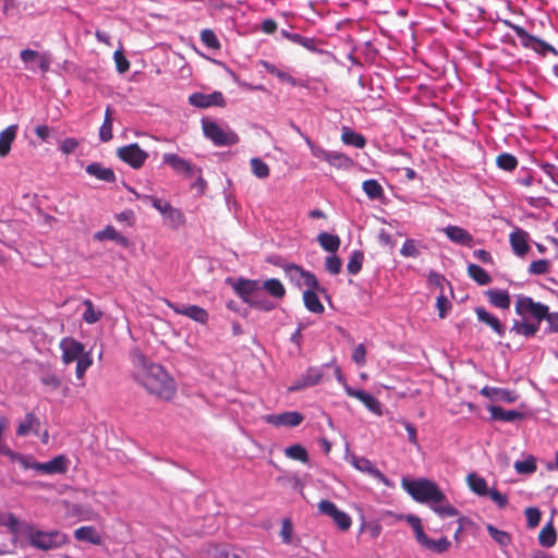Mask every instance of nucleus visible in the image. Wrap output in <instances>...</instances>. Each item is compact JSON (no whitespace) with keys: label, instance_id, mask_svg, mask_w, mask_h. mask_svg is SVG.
<instances>
[{"label":"nucleus","instance_id":"54","mask_svg":"<svg viewBox=\"0 0 558 558\" xmlns=\"http://www.w3.org/2000/svg\"><path fill=\"white\" fill-rule=\"evenodd\" d=\"M550 263L547 259L534 260L529 266V272L532 275H544L549 271Z\"/></svg>","mask_w":558,"mask_h":558},{"label":"nucleus","instance_id":"51","mask_svg":"<svg viewBox=\"0 0 558 558\" xmlns=\"http://www.w3.org/2000/svg\"><path fill=\"white\" fill-rule=\"evenodd\" d=\"M400 254L404 257H412V258L418 257L421 254V251L418 248L417 242L413 239H408L403 243V245L400 250Z\"/></svg>","mask_w":558,"mask_h":558},{"label":"nucleus","instance_id":"5","mask_svg":"<svg viewBox=\"0 0 558 558\" xmlns=\"http://www.w3.org/2000/svg\"><path fill=\"white\" fill-rule=\"evenodd\" d=\"M137 197L150 202L151 206L162 215L163 219L170 227L178 228L185 223L183 213L174 208L169 202H165L150 195H137Z\"/></svg>","mask_w":558,"mask_h":558},{"label":"nucleus","instance_id":"24","mask_svg":"<svg viewBox=\"0 0 558 558\" xmlns=\"http://www.w3.org/2000/svg\"><path fill=\"white\" fill-rule=\"evenodd\" d=\"M94 240L102 242L105 240H110L117 242L122 247H129L130 241L126 236L122 235L117 229L112 226H107L104 230H100L94 234Z\"/></svg>","mask_w":558,"mask_h":558},{"label":"nucleus","instance_id":"47","mask_svg":"<svg viewBox=\"0 0 558 558\" xmlns=\"http://www.w3.org/2000/svg\"><path fill=\"white\" fill-rule=\"evenodd\" d=\"M326 161L337 168L348 167L351 163V159L347 155L338 151H329Z\"/></svg>","mask_w":558,"mask_h":558},{"label":"nucleus","instance_id":"27","mask_svg":"<svg viewBox=\"0 0 558 558\" xmlns=\"http://www.w3.org/2000/svg\"><path fill=\"white\" fill-rule=\"evenodd\" d=\"M509 240L514 254L518 256H524L527 253L530 248L527 244V232L517 229L511 232Z\"/></svg>","mask_w":558,"mask_h":558},{"label":"nucleus","instance_id":"14","mask_svg":"<svg viewBox=\"0 0 558 558\" xmlns=\"http://www.w3.org/2000/svg\"><path fill=\"white\" fill-rule=\"evenodd\" d=\"M234 292L242 299L246 304L260 292V284L258 280L239 278L232 283Z\"/></svg>","mask_w":558,"mask_h":558},{"label":"nucleus","instance_id":"16","mask_svg":"<svg viewBox=\"0 0 558 558\" xmlns=\"http://www.w3.org/2000/svg\"><path fill=\"white\" fill-rule=\"evenodd\" d=\"M265 422L274 425V426H288V427H295L299 426L303 420V414L291 411V412H284L281 414H269L265 416Z\"/></svg>","mask_w":558,"mask_h":558},{"label":"nucleus","instance_id":"52","mask_svg":"<svg viewBox=\"0 0 558 558\" xmlns=\"http://www.w3.org/2000/svg\"><path fill=\"white\" fill-rule=\"evenodd\" d=\"M116 69L119 73L123 74L130 70V62L124 56L123 49L119 48L113 53Z\"/></svg>","mask_w":558,"mask_h":558},{"label":"nucleus","instance_id":"43","mask_svg":"<svg viewBox=\"0 0 558 558\" xmlns=\"http://www.w3.org/2000/svg\"><path fill=\"white\" fill-rule=\"evenodd\" d=\"M497 166L506 171H512L518 167V159L509 153H502L496 158Z\"/></svg>","mask_w":558,"mask_h":558},{"label":"nucleus","instance_id":"11","mask_svg":"<svg viewBox=\"0 0 558 558\" xmlns=\"http://www.w3.org/2000/svg\"><path fill=\"white\" fill-rule=\"evenodd\" d=\"M23 465L26 469H33L44 474H64L68 471V459L65 456L60 454L48 462H34L28 464L24 460Z\"/></svg>","mask_w":558,"mask_h":558},{"label":"nucleus","instance_id":"36","mask_svg":"<svg viewBox=\"0 0 558 558\" xmlns=\"http://www.w3.org/2000/svg\"><path fill=\"white\" fill-rule=\"evenodd\" d=\"M260 288L276 299H282L286 295V288L282 282L276 278L267 279Z\"/></svg>","mask_w":558,"mask_h":558},{"label":"nucleus","instance_id":"18","mask_svg":"<svg viewBox=\"0 0 558 558\" xmlns=\"http://www.w3.org/2000/svg\"><path fill=\"white\" fill-rule=\"evenodd\" d=\"M162 160L179 174L187 178L194 174V166L177 154H163Z\"/></svg>","mask_w":558,"mask_h":558},{"label":"nucleus","instance_id":"63","mask_svg":"<svg viewBox=\"0 0 558 558\" xmlns=\"http://www.w3.org/2000/svg\"><path fill=\"white\" fill-rule=\"evenodd\" d=\"M352 360L360 366L366 363V348L360 343L353 351Z\"/></svg>","mask_w":558,"mask_h":558},{"label":"nucleus","instance_id":"29","mask_svg":"<svg viewBox=\"0 0 558 558\" xmlns=\"http://www.w3.org/2000/svg\"><path fill=\"white\" fill-rule=\"evenodd\" d=\"M490 416L495 421L502 422H513L515 420H521L523 417V413L517 410H505L499 405H490L488 408Z\"/></svg>","mask_w":558,"mask_h":558},{"label":"nucleus","instance_id":"33","mask_svg":"<svg viewBox=\"0 0 558 558\" xmlns=\"http://www.w3.org/2000/svg\"><path fill=\"white\" fill-rule=\"evenodd\" d=\"M353 465L361 472L367 473L380 481H385V475L366 458H356Z\"/></svg>","mask_w":558,"mask_h":558},{"label":"nucleus","instance_id":"9","mask_svg":"<svg viewBox=\"0 0 558 558\" xmlns=\"http://www.w3.org/2000/svg\"><path fill=\"white\" fill-rule=\"evenodd\" d=\"M283 271L290 281L295 283L299 288L303 286L307 288H318V280L316 276L296 264L284 265Z\"/></svg>","mask_w":558,"mask_h":558},{"label":"nucleus","instance_id":"8","mask_svg":"<svg viewBox=\"0 0 558 558\" xmlns=\"http://www.w3.org/2000/svg\"><path fill=\"white\" fill-rule=\"evenodd\" d=\"M549 307L545 304L534 302L530 296H519L515 302V313L520 316L531 315L537 320V324L547 316Z\"/></svg>","mask_w":558,"mask_h":558},{"label":"nucleus","instance_id":"10","mask_svg":"<svg viewBox=\"0 0 558 558\" xmlns=\"http://www.w3.org/2000/svg\"><path fill=\"white\" fill-rule=\"evenodd\" d=\"M318 510L320 513L330 517L341 531H348L352 525L350 515L344 511L339 510L330 500L324 499L319 501Z\"/></svg>","mask_w":558,"mask_h":558},{"label":"nucleus","instance_id":"57","mask_svg":"<svg viewBox=\"0 0 558 558\" xmlns=\"http://www.w3.org/2000/svg\"><path fill=\"white\" fill-rule=\"evenodd\" d=\"M293 534V524L289 518L283 519L281 524L280 536L284 544H291Z\"/></svg>","mask_w":558,"mask_h":558},{"label":"nucleus","instance_id":"26","mask_svg":"<svg viewBox=\"0 0 558 558\" xmlns=\"http://www.w3.org/2000/svg\"><path fill=\"white\" fill-rule=\"evenodd\" d=\"M19 126L9 125L0 132V158L7 157L11 151V146L16 138Z\"/></svg>","mask_w":558,"mask_h":558},{"label":"nucleus","instance_id":"13","mask_svg":"<svg viewBox=\"0 0 558 558\" xmlns=\"http://www.w3.org/2000/svg\"><path fill=\"white\" fill-rule=\"evenodd\" d=\"M189 102L197 108L226 107V99L221 92L211 94L194 93L190 95Z\"/></svg>","mask_w":558,"mask_h":558},{"label":"nucleus","instance_id":"19","mask_svg":"<svg viewBox=\"0 0 558 558\" xmlns=\"http://www.w3.org/2000/svg\"><path fill=\"white\" fill-rule=\"evenodd\" d=\"M519 40L521 46L533 49L543 57L549 53L554 56L558 54V50L553 45L545 43L539 37H519Z\"/></svg>","mask_w":558,"mask_h":558},{"label":"nucleus","instance_id":"35","mask_svg":"<svg viewBox=\"0 0 558 558\" xmlns=\"http://www.w3.org/2000/svg\"><path fill=\"white\" fill-rule=\"evenodd\" d=\"M466 481L471 490L478 496H486L488 494L487 482L485 478L475 473H471L468 475Z\"/></svg>","mask_w":558,"mask_h":558},{"label":"nucleus","instance_id":"55","mask_svg":"<svg viewBox=\"0 0 558 558\" xmlns=\"http://www.w3.org/2000/svg\"><path fill=\"white\" fill-rule=\"evenodd\" d=\"M524 513L526 518V524L530 529H534L539 524L542 514L537 508H526Z\"/></svg>","mask_w":558,"mask_h":558},{"label":"nucleus","instance_id":"39","mask_svg":"<svg viewBox=\"0 0 558 558\" xmlns=\"http://www.w3.org/2000/svg\"><path fill=\"white\" fill-rule=\"evenodd\" d=\"M362 189L371 199H379L384 195V189L377 180L368 179L363 182Z\"/></svg>","mask_w":558,"mask_h":558},{"label":"nucleus","instance_id":"44","mask_svg":"<svg viewBox=\"0 0 558 558\" xmlns=\"http://www.w3.org/2000/svg\"><path fill=\"white\" fill-rule=\"evenodd\" d=\"M430 508L440 517H456L459 514V511L449 504L448 499L445 497V501L441 504H430Z\"/></svg>","mask_w":558,"mask_h":558},{"label":"nucleus","instance_id":"64","mask_svg":"<svg viewBox=\"0 0 558 558\" xmlns=\"http://www.w3.org/2000/svg\"><path fill=\"white\" fill-rule=\"evenodd\" d=\"M78 147V141L74 137H68L60 144V149L63 154H72Z\"/></svg>","mask_w":558,"mask_h":558},{"label":"nucleus","instance_id":"2","mask_svg":"<svg viewBox=\"0 0 558 558\" xmlns=\"http://www.w3.org/2000/svg\"><path fill=\"white\" fill-rule=\"evenodd\" d=\"M401 485L404 490L418 502L430 505L445 501V494L429 480H409L403 477Z\"/></svg>","mask_w":558,"mask_h":558},{"label":"nucleus","instance_id":"22","mask_svg":"<svg viewBox=\"0 0 558 558\" xmlns=\"http://www.w3.org/2000/svg\"><path fill=\"white\" fill-rule=\"evenodd\" d=\"M475 314L477 319L483 324L489 326L499 337H504L506 328L495 315L487 312L484 307H476Z\"/></svg>","mask_w":558,"mask_h":558},{"label":"nucleus","instance_id":"46","mask_svg":"<svg viewBox=\"0 0 558 558\" xmlns=\"http://www.w3.org/2000/svg\"><path fill=\"white\" fill-rule=\"evenodd\" d=\"M514 470L519 474H532L536 471V459L533 456H529L523 461H517L513 465Z\"/></svg>","mask_w":558,"mask_h":558},{"label":"nucleus","instance_id":"49","mask_svg":"<svg viewBox=\"0 0 558 558\" xmlns=\"http://www.w3.org/2000/svg\"><path fill=\"white\" fill-rule=\"evenodd\" d=\"M487 531L490 537L496 541L501 546H508L511 542L510 535L501 530H498L497 527L493 526L492 524L487 525Z\"/></svg>","mask_w":558,"mask_h":558},{"label":"nucleus","instance_id":"53","mask_svg":"<svg viewBox=\"0 0 558 558\" xmlns=\"http://www.w3.org/2000/svg\"><path fill=\"white\" fill-rule=\"evenodd\" d=\"M252 307L257 310L269 312L275 308V304L271 301H268L263 298L262 292H259L248 304Z\"/></svg>","mask_w":558,"mask_h":558},{"label":"nucleus","instance_id":"4","mask_svg":"<svg viewBox=\"0 0 558 558\" xmlns=\"http://www.w3.org/2000/svg\"><path fill=\"white\" fill-rule=\"evenodd\" d=\"M202 129L204 135L213 142L215 146H233L239 143V135L230 128H222L217 122L203 119Z\"/></svg>","mask_w":558,"mask_h":558},{"label":"nucleus","instance_id":"56","mask_svg":"<svg viewBox=\"0 0 558 558\" xmlns=\"http://www.w3.org/2000/svg\"><path fill=\"white\" fill-rule=\"evenodd\" d=\"M93 360L89 353H86L83 359L76 361L75 374L78 379H82L85 375L86 369L92 365Z\"/></svg>","mask_w":558,"mask_h":558},{"label":"nucleus","instance_id":"40","mask_svg":"<svg viewBox=\"0 0 558 558\" xmlns=\"http://www.w3.org/2000/svg\"><path fill=\"white\" fill-rule=\"evenodd\" d=\"M284 454L292 460H296L303 463L308 462L307 450L299 444L287 447Z\"/></svg>","mask_w":558,"mask_h":558},{"label":"nucleus","instance_id":"61","mask_svg":"<svg viewBox=\"0 0 558 558\" xmlns=\"http://www.w3.org/2000/svg\"><path fill=\"white\" fill-rule=\"evenodd\" d=\"M306 144L308 145L311 153L314 157L325 160L328 157L329 151L324 149L322 146L315 145L308 136H304Z\"/></svg>","mask_w":558,"mask_h":558},{"label":"nucleus","instance_id":"28","mask_svg":"<svg viewBox=\"0 0 558 558\" xmlns=\"http://www.w3.org/2000/svg\"><path fill=\"white\" fill-rule=\"evenodd\" d=\"M86 172L104 182L113 183L116 182V174L111 168L104 167L99 162L89 163L86 167Z\"/></svg>","mask_w":558,"mask_h":558},{"label":"nucleus","instance_id":"12","mask_svg":"<svg viewBox=\"0 0 558 558\" xmlns=\"http://www.w3.org/2000/svg\"><path fill=\"white\" fill-rule=\"evenodd\" d=\"M344 391L349 397L355 398L359 401H361L364 404V407L373 414L377 416L383 415V405L380 401L373 397L372 395L360 389H354L348 384H344Z\"/></svg>","mask_w":558,"mask_h":558},{"label":"nucleus","instance_id":"23","mask_svg":"<svg viewBox=\"0 0 558 558\" xmlns=\"http://www.w3.org/2000/svg\"><path fill=\"white\" fill-rule=\"evenodd\" d=\"M74 537L80 542H87L93 545H101L104 543V538L101 534L97 531L95 526L86 525L81 526L74 531Z\"/></svg>","mask_w":558,"mask_h":558},{"label":"nucleus","instance_id":"62","mask_svg":"<svg viewBox=\"0 0 558 558\" xmlns=\"http://www.w3.org/2000/svg\"><path fill=\"white\" fill-rule=\"evenodd\" d=\"M253 31H260L266 34H272L277 31V22L274 19H266L262 21L260 24L256 26Z\"/></svg>","mask_w":558,"mask_h":558},{"label":"nucleus","instance_id":"15","mask_svg":"<svg viewBox=\"0 0 558 558\" xmlns=\"http://www.w3.org/2000/svg\"><path fill=\"white\" fill-rule=\"evenodd\" d=\"M60 348L62 350V361L64 364L78 361L86 354L84 352V345L72 338L63 339L60 343Z\"/></svg>","mask_w":558,"mask_h":558},{"label":"nucleus","instance_id":"6","mask_svg":"<svg viewBox=\"0 0 558 558\" xmlns=\"http://www.w3.org/2000/svg\"><path fill=\"white\" fill-rule=\"evenodd\" d=\"M409 521H410V523L413 527V531L415 533L416 541L422 546H424L428 550H430L433 553H437V554L445 553L449 549L451 543L448 541L447 537L444 536L437 541H434L425 534V532L423 530L422 522L418 518L412 517L409 519Z\"/></svg>","mask_w":558,"mask_h":558},{"label":"nucleus","instance_id":"34","mask_svg":"<svg viewBox=\"0 0 558 558\" xmlns=\"http://www.w3.org/2000/svg\"><path fill=\"white\" fill-rule=\"evenodd\" d=\"M468 275L481 286H486L492 282L489 274L476 264H470L468 266Z\"/></svg>","mask_w":558,"mask_h":558},{"label":"nucleus","instance_id":"42","mask_svg":"<svg viewBox=\"0 0 558 558\" xmlns=\"http://www.w3.org/2000/svg\"><path fill=\"white\" fill-rule=\"evenodd\" d=\"M538 324H530V323H521L518 320H514L513 326L511 328L512 331H514L518 335H522L524 337H533L538 331Z\"/></svg>","mask_w":558,"mask_h":558},{"label":"nucleus","instance_id":"37","mask_svg":"<svg viewBox=\"0 0 558 558\" xmlns=\"http://www.w3.org/2000/svg\"><path fill=\"white\" fill-rule=\"evenodd\" d=\"M557 541V533L551 522L547 523L538 534V542L544 547H553Z\"/></svg>","mask_w":558,"mask_h":558},{"label":"nucleus","instance_id":"38","mask_svg":"<svg viewBox=\"0 0 558 558\" xmlns=\"http://www.w3.org/2000/svg\"><path fill=\"white\" fill-rule=\"evenodd\" d=\"M182 315L201 324H205L208 320L207 311L198 305L185 306L184 312H182Z\"/></svg>","mask_w":558,"mask_h":558},{"label":"nucleus","instance_id":"21","mask_svg":"<svg viewBox=\"0 0 558 558\" xmlns=\"http://www.w3.org/2000/svg\"><path fill=\"white\" fill-rule=\"evenodd\" d=\"M317 292H324V289L318 284V288H307L303 293V301L305 307L315 314H322L325 311L324 305L319 301Z\"/></svg>","mask_w":558,"mask_h":558},{"label":"nucleus","instance_id":"32","mask_svg":"<svg viewBox=\"0 0 558 558\" xmlns=\"http://www.w3.org/2000/svg\"><path fill=\"white\" fill-rule=\"evenodd\" d=\"M317 241L325 251L330 253L337 252L341 244L340 238L338 235L330 234L328 232L319 233Z\"/></svg>","mask_w":558,"mask_h":558},{"label":"nucleus","instance_id":"3","mask_svg":"<svg viewBox=\"0 0 558 558\" xmlns=\"http://www.w3.org/2000/svg\"><path fill=\"white\" fill-rule=\"evenodd\" d=\"M25 529L29 544L41 550L60 548L68 542L66 535L57 530L44 532L35 530L31 525H27Z\"/></svg>","mask_w":558,"mask_h":558},{"label":"nucleus","instance_id":"1","mask_svg":"<svg viewBox=\"0 0 558 558\" xmlns=\"http://www.w3.org/2000/svg\"><path fill=\"white\" fill-rule=\"evenodd\" d=\"M133 364L134 379L148 393L165 401H170L174 397L177 392L175 381L160 364L149 361L142 353L133 355Z\"/></svg>","mask_w":558,"mask_h":558},{"label":"nucleus","instance_id":"60","mask_svg":"<svg viewBox=\"0 0 558 558\" xmlns=\"http://www.w3.org/2000/svg\"><path fill=\"white\" fill-rule=\"evenodd\" d=\"M112 121L109 119H104V122L99 129V138L101 142L107 143L112 140Z\"/></svg>","mask_w":558,"mask_h":558},{"label":"nucleus","instance_id":"30","mask_svg":"<svg viewBox=\"0 0 558 558\" xmlns=\"http://www.w3.org/2000/svg\"><path fill=\"white\" fill-rule=\"evenodd\" d=\"M341 141L349 146H353L356 148H364L366 145V140L361 133H356L349 126H342L341 129Z\"/></svg>","mask_w":558,"mask_h":558},{"label":"nucleus","instance_id":"48","mask_svg":"<svg viewBox=\"0 0 558 558\" xmlns=\"http://www.w3.org/2000/svg\"><path fill=\"white\" fill-rule=\"evenodd\" d=\"M251 167H252V172L255 177H257L259 179H265V178L269 177V173H270L269 167L262 159L252 158Z\"/></svg>","mask_w":558,"mask_h":558},{"label":"nucleus","instance_id":"41","mask_svg":"<svg viewBox=\"0 0 558 558\" xmlns=\"http://www.w3.org/2000/svg\"><path fill=\"white\" fill-rule=\"evenodd\" d=\"M39 426V421L34 413H27L23 422L20 423L16 434L26 436L34 427Z\"/></svg>","mask_w":558,"mask_h":558},{"label":"nucleus","instance_id":"50","mask_svg":"<svg viewBox=\"0 0 558 558\" xmlns=\"http://www.w3.org/2000/svg\"><path fill=\"white\" fill-rule=\"evenodd\" d=\"M84 305L86 307V310H85V312L83 314L84 320L87 324H95V323H97L101 318V316H102L101 312L96 311L94 308V304H93V302L90 300H85L84 301Z\"/></svg>","mask_w":558,"mask_h":558},{"label":"nucleus","instance_id":"20","mask_svg":"<svg viewBox=\"0 0 558 558\" xmlns=\"http://www.w3.org/2000/svg\"><path fill=\"white\" fill-rule=\"evenodd\" d=\"M447 238L457 244L471 247L473 243V235L465 229L458 226H448L444 229Z\"/></svg>","mask_w":558,"mask_h":558},{"label":"nucleus","instance_id":"17","mask_svg":"<svg viewBox=\"0 0 558 558\" xmlns=\"http://www.w3.org/2000/svg\"><path fill=\"white\" fill-rule=\"evenodd\" d=\"M323 377V372L318 367H308L298 380L289 388V391H300L307 387L317 385Z\"/></svg>","mask_w":558,"mask_h":558},{"label":"nucleus","instance_id":"31","mask_svg":"<svg viewBox=\"0 0 558 558\" xmlns=\"http://www.w3.org/2000/svg\"><path fill=\"white\" fill-rule=\"evenodd\" d=\"M486 295L492 305L498 308L507 310L510 306V295L505 290L490 289L486 291Z\"/></svg>","mask_w":558,"mask_h":558},{"label":"nucleus","instance_id":"58","mask_svg":"<svg viewBox=\"0 0 558 558\" xmlns=\"http://www.w3.org/2000/svg\"><path fill=\"white\" fill-rule=\"evenodd\" d=\"M496 400L505 401L508 403H513L518 399V395L514 391L497 388V390H493Z\"/></svg>","mask_w":558,"mask_h":558},{"label":"nucleus","instance_id":"45","mask_svg":"<svg viewBox=\"0 0 558 558\" xmlns=\"http://www.w3.org/2000/svg\"><path fill=\"white\" fill-rule=\"evenodd\" d=\"M364 262V254L361 251L352 252L349 262L347 264V269L351 275H356L361 271Z\"/></svg>","mask_w":558,"mask_h":558},{"label":"nucleus","instance_id":"25","mask_svg":"<svg viewBox=\"0 0 558 558\" xmlns=\"http://www.w3.org/2000/svg\"><path fill=\"white\" fill-rule=\"evenodd\" d=\"M21 59L25 63H37L43 72H47L50 68L51 60L48 53H38L35 50L25 49L21 51Z\"/></svg>","mask_w":558,"mask_h":558},{"label":"nucleus","instance_id":"59","mask_svg":"<svg viewBox=\"0 0 558 558\" xmlns=\"http://www.w3.org/2000/svg\"><path fill=\"white\" fill-rule=\"evenodd\" d=\"M341 266L342 263L338 256L331 255L326 258L325 267L331 275H338L341 271Z\"/></svg>","mask_w":558,"mask_h":558},{"label":"nucleus","instance_id":"7","mask_svg":"<svg viewBox=\"0 0 558 558\" xmlns=\"http://www.w3.org/2000/svg\"><path fill=\"white\" fill-rule=\"evenodd\" d=\"M117 156L120 160L133 169H140L148 158V153L143 150L138 144L133 143L117 149Z\"/></svg>","mask_w":558,"mask_h":558}]
</instances>
